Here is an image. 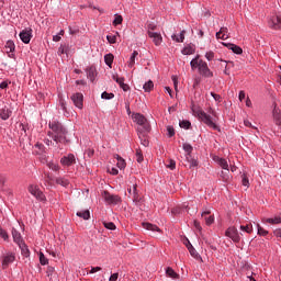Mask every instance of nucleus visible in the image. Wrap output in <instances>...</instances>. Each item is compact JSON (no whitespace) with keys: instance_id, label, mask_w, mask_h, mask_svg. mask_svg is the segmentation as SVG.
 I'll list each match as a JSON object with an SVG mask.
<instances>
[{"instance_id":"nucleus-20","label":"nucleus","mask_w":281,"mask_h":281,"mask_svg":"<svg viewBox=\"0 0 281 281\" xmlns=\"http://www.w3.org/2000/svg\"><path fill=\"white\" fill-rule=\"evenodd\" d=\"M272 115H273V120H274L277 126H281V111H280V109L274 108L273 112H272Z\"/></svg>"},{"instance_id":"nucleus-25","label":"nucleus","mask_w":281,"mask_h":281,"mask_svg":"<svg viewBox=\"0 0 281 281\" xmlns=\"http://www.w3.org/2000/svg\"><path fill=\"white\" fill-rule=\"evenodd\" d=\"M194 52H196V48H194V45H187L182 49L183 56H192V54H194Z\"/></svg>"},{"instance_id":"nucleus-16","label":"nucleus","mask_w":281,"mask_h":281,"mask_svg":"<svg viewBox=\"0 0 281 281\" xmlns=\"http://www.w3.org/2000/svg\"><path fill=\"white\" fill-rule=\"evenodd\" d=\"M10 115H12V111L8 106L0 108L1 120H10Z\"/></svg>"},{"instance_id":"nucleus-53","label":"nucleus","mask_w":281,"mask_h":281,"mask_svg":"<svg viewBox=\"0 0 281 281\" xmlns=\"http://www.w3.org/2000/svg\"><path fill=\"white\" fill-rule=\"evenodd\" d=\"M136 160L138 164H142V161H144V156L142 155V151H139V150L136 151Z\"/></svg>"},{"instance_id":"nucleus-58","label":"nucleus","mask_w":281,"mask_h":281,"mask_svg":"<svg viewBox=\"0 0 281 281\" xmlns=\"http://www.w3.org/2000/svg\"><path fill=\"white\" fill-rule=\"evenodd\" d=\"M193 225H194V227H195V229H196L198 232H201V229H203V228L201 227V223H199V221H194V222H193Z\"/></svg>"},{"instance_id":"nucleus-50","label":"nucleus","mask_w":281,"mask_h":281,"mask_svg":"<svg viewBox=\"0 0 281 281\" xmlns=\"http://www.w3.org/2000/svg\"><path fill=\"white\" fill-rule=\"evenodd\" d=\"M241 183L245 188H249V178L246 175H243Z\"/></svg>"},{"instance_id":"nucleus-47","label":"nucleus","mask_w":281,"mask_h":281,"mask_svg":"<svg viewBox=\"0 0 281 281\" xmlns=\"http://www.w3.org/2000/svg\"><path fill=\"white\" fill-rule=\"evenodd\" d=\"M40 262H41V265L44 266V267H45V265H47V263L49 262V260H47V259L45 258V255H44L43 252H40Z\"/></svg>"},{"instance_id":"nucleus-8","label":"nucleus","mask_w":281,"mask_h":281,"mask_svg":"<svg viewBox=\"0 0 281 281\" xmlns=\"http://www.w3.org/2000/svg\"><path fill=\"white\" fill-rule=\"evenodd\" d=\"M29 192H30V194H32V196H35V199H37V201H45V194L43 193V191H41L38 186L31 184L29 187Z\"/></svg>"},{"instance_id":"nucleus-51","label":"nucleus","mask_w":281,"mask_h":281,"mask_svg":"<svg viewBox=\"0 0 281 281\" xmlns=\"http://www.w3.org/2000/svg\"><path fill=\"white\" fill-rule=\"evenodd\" d=\"M167 134H168V137H175V127L172 126H167Z\"/></svg>"},{"instance_id":"nucleus-32","label":"nucleus","mask_w":281,"mask_h":281,"mask_svg":"<svg viewBox=\"0 0 281 281\" xmlns=\"http://www.w3.org/2000/svg\"><path fill=\"white\" fill-rule=\"evenodd\" d=\"M113 59H114L113 54L109 53V54L104 55V63H105V65H108V67H110V69H111V67H113Z\"/></svg>"},{"instance_id":"nucleus-37","label":"nucleus","mask_w":281,"mask_h":281,"mask_svg":"<svg viewBox=\"0 0 281 281\" xmlns=\"http://www.w3.org/2000/svg\"><path fill=\"white\" fill-rule=\"evenodd\" d=\"M56 183L63 188H67V186H69V180L66 178H56Z\"/></svg>"},{"instance_id":"nucleus-17","label":"nucleus","mask_w":281,"mask_h":281,"mask_svg":"<svg viewBox=\"0 0 281 281\" xmlns=\"http://www.w3.org/2000/svg\"><path fill=\"white\" fill-rule=\"evenodd\" d=\"M223 45L231 49L234 54H243V48H240L238 45L232 43H223Z\"/></svg>"},{"instance_id":"nucleus-6","label":"nucleus","mask_w":281,"mask_h":281,"mask_svg":"<svg viewBox=\"0 0 281 281\" xmlns=\"http://www.w3.org/2000/svg\"><path fill=\"white\" fill-rule=\"evenodd\" d=\"M102 199L105 201L106 205H117L122 201V198L115 194L109 193V191L102 192Z\"/></svg>"},{"instance_id":"nucleus-31","label":"nucleus","mask_w":281,"mask_h":281,"mask_svg":"<svg viewBox=\"0 0 281 281\" xmlns=\"http://www.w3.org/2000/svg\"><path fill=\"white\" fill-rule=\"evenodd\" d=\"M266 223H270V225H280L281 215H277L274 217H269V218L266 220Z\"/></svg>"},{"instance_id":"nucleus-34","label":"nucleus","mask_w":281,"mask_h":281,"mask_svg":"<svg viewBox=\"0 0 281 281\" xmlns=\"http://www.w3.org/2000/svg\"><path fill=\"white\" fill-rule=\"evenodd\" d=\"M20 248H21V251H22V256H24V258H30V248H27V245L22 243L20 245Z\"/></svg>"},{"instance_id":"nucleus-24","label":"nucleus","mask_w":281,"mask_h":281,"mask_svg":"<svg viewBox=\"0 0 281 281\" xmlns=\"http://www.w3.org/2000/svg\"><path fill=\"white\" fill-rule=\"evenodd\" d=\"M77 216L83 218V221H89L91 218V212L89 210L79 211L77 212Z\"/></svg>"},{"instance_id":"nucleus-48","label":"nucleus","mask_w":281,"mask_h":281,"mask_svg":"<svg viewBox=\"0 0 281 281\" xmlns=\"http://www.w3.org/2000/svg\"><path fill=\"white\" fill-rule=\"evenodd\" d=\"M171 80L173 82L175 91L178 92L179 91V80L177 79V76H172Z\"/></svg>"},{"instance_id":"nucleus-52","label":"nucleus","mask_w":281,"mask_h":281,"mask_svg":"<svg viewBox=\"0 0 281 281\" xmlns=\"http://www.w3.org/2000/svg\"><path fill=\"white\" fill-rule=\"evenodd\" d=\"M167 168H169V170H175L177 168V162L175 160H169Z\"/></svg>"},{"instance_id":"nucleus-56","label":"nucleus","mask_w":281,"mask_h":281,"mask_svg":"<svg viewBox=\"0 0 281 281\" xmlns=\"http://www.w3.org/2000/svg\"><path fill=\"white\" fill-rule=\"evenodd\" d=\"M154 30H157V25H155V23H149L147 25V32H155Z\"/></svg>"},{"instance_id":"nucleus-28","label":"nucleus","mask_w":281,"mask_h":281,"mask_svg":"<svg viewBox=\"0 0 281 281\" xmlns=\"http://www.w3.org/2000/svg\"><path fill=\"white\" fill-rule=\"evenodd\" d=\"M210 215V211L202 212V218H204L206 225H212L214 223V215H210L209 217H205Z\"/></svg>"},{"instance_id":"nucleus-21","label":"nucleus","mask_w":281,"mask_h":281,"mask_svg":"<svg viewBox=\"0 0 281 281\" xmlns=\"http://www.w3.org/2000/svg\"><path fill=\"white\" fill-rule=\"evenodd\" d=\"M240 234H252L254 233V225L252 224H246L239 226Z\"/></svg>"},{"instance_id":"nucleus-12","label":"nucleus","mask_w":281,"mask_h":281,"mask_svg":"<svg viewBox=\"0 0 281 281\" xmlns=\"http://www.w3.org/2000/svg\"><path fill=\"white\" fill-rule=\"evenodd\" d=\"M60 164L61 166H74V164H76V156L74 154H68L66 156H63L60 158Z\"/></svg>"},{"instance_id":"nucleus-35","label":"nucleus","mask_w":281,"mask_h":281,"mask_svg":"<svg viewBox=\"0 0 281 281\" xmlns=\"http://www.w3.org/2000/svg\"><path fill=\"white\" fill-rule=\"evenodd\" d=\"M155 87V83H153V80H149L147 82L144 83L143 89L144 91H146L147 93H150V91H153V88Z\"/></svg>"},{"instance_id":"nucleus-23","label":"nucleus","mask_w":281,"mask_h":281,"mask_svg":"<svg viewBox=\"0 0 281 281\" xmlns=\"http://www.w3.org/2000/svg\"><path fill=\"white\" fill-rule=\"evenodd\" d=\"M137 56H139V53L137 50H134L127 61V67H130V69H133V67H135V58H137Z\"/></svg>"},{"instance_id":"nucleus-26","label":"nucleus","mask_w":281,"mask_h":281,"mask_svg":"<svg viewBox=\"0 0 281 281\" xmlns=\"http://www.w3.org/2000/svg\"><path fill=\"white\" fill-rule=\"evenodd\" d=\"M166 276H168V278H171V280H179V274L171 267H168L166 269Z\"/></svg>"},{"instance_id":"nucleus-40","label":"nucleus","mask_w":281,"mask_h":281,"mask_svg":"<svg viewBox=\"0 0 281 281\" xmlns=\"http://www.w3.org/2000/svg\"><path fill=\"white\" fill-rule=\"evenodd\" d=\"M257 234L259 236H268L269 235V231L262 228L259 224H257Z\"/></svg>"},{"instance_id":"nucleus-45","label":"nucleus","mask_w":281,"mask_h":281,"mask_svg":"<svg viewBox=\"0 0 281 281\" xmlns=\"http://www.w3.org/2000/svg\"><path fill=\"white\" fill-rule=\"evenodd\" d=\"M190 255L192 256V258H199V252H196V249L194 248V246H190V248L188 249Z\"/></svg>"},{"instance_id":"nucleus-36","label":"nucleus","mask_w":281,"mask_h":281,"mask_svg":"<svg viewBox=\"0 0 281 281\" xmlns=\"http://www.w3.org/2000/svg\"><path fill=\"white\" fill-rule=\"evenodd\" d=\"M59 106L64 111V115H69V112H67V102L65 101V99L59 98Z\"/></svg>"},{"instance_id":"nucleus-43","label":"nucleus","mask_w":281,"mask_h":281,"mask_svg":"<svg viewBox=\"0 0 281 281\" xmlns=\"http://www.w3.org/2000/svg\"><path fill=\"white\" fill-rule=\"evenodd\" d=\"M103 225L105 229H110L111 232L115 229V224L113 222H104Z\"/></svg>"},{"instance_id":"nucleus-29","label":"nucleus","mask_w":281,"mask_h":281,"mask_svg":"<svg viewBox=\"0 0 281 281\" xmlns=\"http://www.w3.org/2000/svg\"><path fill=\"white\" fill-rule=\"evenodd\" d=\"M117 160L116 166L120 170H124V168H126V160H124V158H122L120 155H115L114 156Z\"/></svg>"},{"instance_id":"nucleus-49","label":"nucleus","mask_w":281,"mask_h":281,"mask_svg":"<svg viewBox=\"0 0 281 281\" xmlns=\"http://www.w3.org/2000/svg\"><path fill=\"white\" fill-rule=\"evenodd\" d=\"M123 18L122 15H115V19L113 21V25H122Z\"/></svg>"},{"instance_id":"nucleus-33","label":"nucleus","mask_w":281,"mask_h":281,"mask_svg":"<svg viewBox=\"0 0 281 281\" xmlns=\"http://www.w3.org/2000/svg\"><path fill=\"white\" fill-rule=\"evenodd\" d=\"M87 77L89 78V80H91V82H93L95 80V68L93 67L88 68Z\"/></svg>"},{"instance_id":"nucleus-54","label":"nucleus","mask_w":281,"mask_h":281,"mask_svg":"<svg viewBox=\"0 0 281 281\" xmlns=\"http://www.w3.org/2000/svg\"><path fill=\"white\" fill-rule=\"evenodd\" d=\"M205 58L206 60H214V52H206Z\"/></svg>"},{"instance_id":"nucleus-64","label":"nucleus","mask_w":281,"mask_h":281,"mask_svg":"<svg viewBox=\"0 0 281 281\" xmlns=\"http://www.w3.org/2000/svg\"><path fill=\"white\" fill-rule=\"evenodd\" d=\"M274 236H277V238H281V228H277L274 232H273Z\"/></svg>"},{"instance_id":"nucleus-60","label":"nucleus","mask_w":281,"mask_h":281,"mask_svg":"<svg viewBox=\"0 0 281 281\" xmlns=\"http://www.w3.org/2000/svg\"><path fill=\"white\" fill-rule=\"evenodd\" d=\"M190 162V168H195V166H199V162L196 161V159H191L189 160Z\"/></svg>"},{"instance_id":"nucleus-5","label":"nucleus","mask_w":281,"mask_h":281,"mask_svg":"<svg viewBox=\"0 0 281 281\" xmlns=\"http://www.w3.org/2000/svg\"><path fill=\"white\" fill-rule=\"evenodd\" d=\"M225 236L227 238H231L233 243H240V236H243V233H238V228L235 226H229L226 232Z\"/></svg>"},{"instance_id":"nucleus-46","label":"nucleus","mask_w":281,"mask_h":281,"mask_svg":"<svg viewBox=\"0 0 281 281\" xmlns=\"http://www.w3.org/2000/svg\"><path fill=\"white\" fill-rule=\"evenodd\" d=\"M0 238H2L3 240H8L10 237L8 236V232H5V229H3L0 226Z\"/></svg>"},{"instance_id":"nucleus-4","label":"nucleus","mask_w":281,"mask_h":281,"mask_svg":"<svg viewBox=\"0 0 281 281\" xmlns=\"http://www.w3.org/2000/svg\"><path fill=\"white\" fill-rule=\"evenodd\" d=\"M132 120H133V122L138 124V126H143L145 133L150 132V125H148V120L146 119V116H144V114L133 113L132 114Z\"/></svg>"},{"instance_id":"nucleus-44","label":"nucleus","mask_w":281,"mask_h":281,"mask_svg":"<svg viewBox=\"0 0 281 281\" xmlns=\"http://www.w3.org/2000/svg\"><path fill=\"white\" fill-rule=\"evenodd\" d=\"M106 41H108L111 45H114V43H117V36H116V35H106Z\"/></svg>"},{"instance_id":"nucleus-55","label":"nucleus","mask_w":281,"mask_h":281,"mask_svg":"<svg viewBox=\"0 0 281 281\" xmlns=\"http://www.w3.org/2000/svg\"><path fill=\"white\" fill-rule=\"evenodd\" d=\"M139 139H140V144L143 145V146H148V140L146 139V137L145 136H143L142 137V134H139Z\"/></svg>"},{"instance_id":"nucleus-13","label":"nucleus","mask_w":281,"mask_h":281,"mask_svg":"<svg viewBox=\"0 0 281 281\" xmlns=\"http://www.w3.org/2000/svg\"><path fill=\"white\" fill-rule=\"evenodd\" d=\"M269 25H270V27H272V30H281V18H280V15L272 16L269 21Z\"/></svg>"},{"instance_id":"nucleus-18","label":"nucleus","mask_w":281,"mask_h":281,"mask_svg":"<svg viewBox=\"0 0 281 281\" xmlns=\"http://www.w3.org/2000/svg\"><path fill=\"white\" fill-rule=\"evenodd\" d=\"M143 227L144 229H147V232H158V234L161 233V229L159 228V226L155 225V224H150V223H143Z\"/></svg>"},{"instance_id":"nucleus-27","label":"nucleus","mask_w":281,"mask_h":281,"mask_svg":"<svg viewBox=\"0 0 281 281\" xmlns=\"http://www.w3.org/2000/svg\"><path fill=\"white\" fill-rule=\"evenodd\" d=\"M172 41H176V43H183L186 38V31L180 32L179 34L171 35Z\"/></svg>"},{"instance_id":"nucleus-22","label":"nucleus","mask_w":281,"mask_h":281,"mask_svg":"<svg viewBox=\"0 0 281 281\" xmlns=\"http://www.w3.org/2000/svg\"><path fill=\"white\" fill-rule=\"evenodd\" d=\"M12 236H13V240H14V243H16V245L23 244V238L21 237V233H19V231L13 228Z\"/></svg>"},{"instance_id":"nucleus-14","label":"nucleus","mask_w":281,"mask_h":281,"mask_svg":"<svg viewBox=\"0 0 281 281\" xmlns=\"http://www.w3.org/2000/svg\"><path fill=\"white\" fill-rule=\"evenodd\" d=\"M16 259V257L14 256V254L9 252L3 257L2 260V266L3 267H9V265H12V262H14V260Z\"/></svg>"},{"instance_id":"nucleus-30","label":"nucleus","mask_w":281,"mask_h":281,"mask_svg":"<svg viewBox=\"0 0 281 281\" xmlns=\"http://www.w3.org/2000/svg\"><path fill=\"white\" fill-rule=\"evenodd\" d=\"M128 194L133 196L134 201H137L139 199V194L137 193V184H133V189H127Z\"/></svg>"},{"instance_id":"nucleus-19","label":"nucleus","mask_w":281,"mask_h":281,"mask_svg":"<svg viewBox=\"0 0 281 281\" xmlns=\"http://www.w3.org/2000/svg\"><path fill=\"white\" fill-rule=\"evenodd\" d=\"M113 80L117 82V85L123 89V91H128L130 87L128 85L124 83L123 77L113 76Z\"/></svg>"},{"instance_id":"nucleus-10","label":"nucleus","mask_w":281,"mask_h":281,"mask_svg":"<svg viewBox=\"0 0 281 281\" xmlns=\"http://www.w3.org/2000/svg\"><path fill=\"white\" fill-rule=\"evenodd\" d=\"M147 34H148L149 38L153 40L154 45H156L157 47H159V45H161V43H164V37H161V33L147 31Z\"/></svg>"},{"instance_id":"nucleus-2","label":"nucleus","mask_w":281,"mask_h":281,"mask_svg":"<svg viewBox=\"0 0 281 281\" xmlns=\"http://www.w3.org/2000/svg\"><path fill=\"white\" fill-rule=\"evenodd\" d=\"M192 114L194 117H198L200 122L209 126V128H212L213 131H217L221 133V127L216 124V111L210 109L209 113H205L202 109H200L196 105L191 106Z\"/></svg>"},{"instance_id":"nucleus-62","label":"nucleus","mask_w":281,"mask_h":281,"mask_svg":"<svg viewBox=\"0 0 281 281\" xmlns=\"http://www.w3.org/2000/svg\"><path fill=\"white\" fill-rule=\"evenodd\" d=\"M119 277H120V274L113 273V274H111L109 281H117V278H119Z\"/></svg>"},{"instance_id":"nucleus-41","label":"nucleus","mask_w":281,"mask_h":281,"mask_svg":"<svg viewBox=\"0 0 281 281\" xmlns=\"http://www.w3.org/2000/svg\"><path fill=\"white\" fill-rule=\"evenodd\" d=\"M101 98L102 100H113L115 98V94L104 91L102 92Z\"/></svg>"},{"instance_id":"nucleus-63","label":"nucleus","mask_w":281,"mask_h":281,"mask_svg":"<svg viewBox=\"0 0 281 281\" xmlns=\"http://www.w3.org/2000/svg\"><path fill=\"white\" fill-rule=\"evenodd\" d=\"M125 109H126V113H127V115H131V103H128V102H126L125 103Z\"/></svg>"},{"instance_id":"nucleus-3","label":"nucleus","mask_w":281,"mask_h":281,"mask_svg":"<svg viewBox=\"0 0 281 281\" xmlns=\"http://www.w3.org/2000/svg\"><path fill=\"white\" fill-rule=\"evenodd\" d=\"M190 67L193 71L198 69L200 76L203 78H212L214 76V72L210 70V66L203 59H199V55L190 61Z\"/></svg>"},{"instance_id":"nucleus-61","label":"nucleus","mask_w":281,"mask_h":281,"mask_svg":"<svg viewBox=\"0 0 281 281\" xmlns=\"http://www.w3.org/2000/svg\"><path fill=\"white\" fill-rule=\"evenodd\" d=\"M98 271H102L100 267H92L89 273H98Z\"/></svg>"},{"instance_id":"nucleus-59","label":"nucleus","mask_w":281,"mask_h":281,"mask_svg":"<svg viewBox=\"0 0 281 281\" xmlns=\"http://www.w3.org/2000/svg\"><path fill=\"white\" fill-rule=\"evenodd\" d=\"M211 95H212V98L215 100V102H221V97H220V94H216V93H214V92H211Z\"/></svg>"},{"instance_id":"nucleus-7","label":"nucleus","mask_w":281,"mask_h":281,"mask_svg":"<svg viewBox=\"0 0 281 281\" xmlns=\"http://www.w3.org/2000/svg\"><path fill=\"white\" fill-rule=\"evenodd\" d=\"M214 160L223 170H226V172L222 171L221 177L224 179V181H227L229 179V175H227V172H229V164L224 158L216 157Z\"/></svg>"},{"instance_id":"nucleus-57","label":"nucleus","mask_w":281,"mask_h":281,"mask_svg":"<svg viewBox=\"0 0 281 281\" xmlns=\"http://www.w3.org/2000/svg\"><path fill=\"white\" fill-rule=\"evenodd\" d=\"M108 172H110V175H119V170H117V168H115V167H112V168H108Z\"/></svg>"},{"instance_id":"nucleus-9","label":"nucleus","mask_w":281,"mask_h":281,"mask_svg":"<svg viewBox=\"0 0 281 281\" xmlns=\"http://www.w3.org/2000/svg\"><path fill=\"white\" fill-rule=\"evenodd\" d=\"M70 100L72 101V104H75V106L77 109H82L85 106V104H83L85 95H82V93H80V92L72 94L70 97Z\"/></svg>"},{"instance_id":"nucleus-15","label":"nucleus","mask_w":281,"mask_h":281,"mask_svg":"<svg viewBox=\"0 0 281 281\" xmlns=\"http://www.w3.org/2000/svg\"><path fill=\"white\" fill-rule=\"evenodd\" d=\"M216 38L227 41V38H229V31L227 30V27H221L220 32L216 33Z\"/></svg>"},{"instance_id":"nucleus-42","label":"nucleus","mask_w":281,"mask_h":281,"mask_svg":"<svg viewBox=\"0 0 281 281\" xmlns=\"http://www.w3.org/2000/svg\"><path fill=\"white\" fill-rule=\"evenodd\" d=\"M180 128H186V131H188V128H190V126H192V123H190V121H180Z\"/></svg>"},{"instance_id":"nucleus-39","label":"nucleus","mask_w":281,"mask_h":281,"mask_svg":"<svg viewBox=\"0 0 281 281\" xmlns=\"http://www.w3.org/2000/svg\"><path fill=\"white\" fill-rule=\"evenodd\" d=\"M182 148H183V150H186L187 159H188V157H190V155L192 154V150H193L192 145L186 143L182 145Z\"/></svg>"},{"instance_id":"nucleus-11","label":"nucleus","mask_w":281,"mask_h":281,"mask_svg":"<svg viewBox=\"0 0 281 281\" xmlns=\"http://www.w3.org/2000/svg\"><path fill=\"white\" fill-rule=\"evenodd\" d=\"M20 40L25 45L30 44V42L32 41V29L29 27L20 32Z\"/></svg>"},{"instance_id":"nucleus-1","label":"nucleus","mask_w":281,"mask_h":281,"mask_svg":"<svg viewBox=\"0 0 281 281\" xmlns=\"http://www.w3.org/2000/svg\"><path fill=\"white\" fill-rule=\"evenodd\" d=\"M48 128L47 136L55 143V148H57V150H63V146L69 144V139H67L69 132L63 126V123L57 120L50 121L48 123Z\"/></svg>"},{"instance_id":"nucleus-38","label":"nucleus","mask_w":281,"mask_h":281,"mask_svg":"<svg viewBox=\"0 0 281 281\" xmlns=\"http://www.w3.org/2000/svg\"><path fill=\"white\" fill-rule=\"evenodd\" d=\"M47 166H48L49 170H53L54 172H58L60 170V166H58V164H56L54 161L47 162Z\"/></svg>"}]
</instances>
